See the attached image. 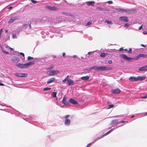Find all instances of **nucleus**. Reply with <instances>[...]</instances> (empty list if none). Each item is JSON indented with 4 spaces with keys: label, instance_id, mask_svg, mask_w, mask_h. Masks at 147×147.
<instances>
[{
    "label": "nucleus",
    "instance_id": "0e129e2a",
    "mask_svg": "<svg viewBox=\"0 0 147 147\" xmlns=\"http://www.w3.org/2000/svg\"><path fill=\"white\" fill-rule=\"evenodd\" d=\"M124 50L127 52H128V50L127 49H125Z\"/></svg>",
    "mask_w": 147,
    "mask_h": 147
},
{
    "label": "nucleus",
    "instance_id": "0eeeda50",
    "mask_svg": "<svg viewBox=\"0 0 147 147\" xmlns=\"http://www.w3.org/2000/svg\"><path fill=\"white\" fill-rule=\"evenodd\" d=\"M14 74L18 77H26L28 74H18L16 73Z\"/></svg>",
    "mask_w": 147,
    "mask_h": 147
},
{
    "label": "nucleus",
    "instance_id": "680f3d73",
    "mask_svg": "<svg viewBox=\"0 0 147 147\" xmlns=\"http://www.w3.org/2000/svg\"><path fill=\"white\" fill-rule=\"evenodd\" d=\"M91 53H92L91 52H88V55H90V54Z\"/></svg>",
    "mask_w": 147,
    "mask_h": 147
},
{
    "label": "nucleus",
    "instance_id": "ddd939ff",
    "mask_svg": "<svg viewBox=\"0 0 147 147\" xmlns=\"http://www.w3.org/2000/svg\"><path fill=\"white\" fill-rule=\"evenodd\" d=\"M129 80L131 82L138 81L137 77H131L129 78Z\"/></svg>",
    "mask_w": 147,
    "mask_h": 147
},
{
    "label": "nucleus",
    "instance_id": "e2e57ef3",
    "mask_svg": "<svg viewBox=\"0 0 147 147\" xmlns=\"http://www.w3.org/2000/svg\"><path fill=\"white\" fill-rule=\"evenodd\" d=\"M53 58H54L56 57V56L55 55H53Z\"/></svg>",
    "mask_w": 147,
    "mask_h": 147
},
{
    "label": "nucleus",
    "instance_id": "f257e3e1",
    "mask_svg": "<svg viewBox=\"0 0 147 147\" xmlns=\"http://www.w3.org/2000/svg\"><path fill=\"white\" fill-rule=\"evenodd\" d=\"M34 63V62L33 61L30 62L29 63L25 64H22L18 63L17 64V66L20 67L21 68H27L31 65H33Z\"/></svg>",
    "mask_w": 147,
    "mask_h": 147
},
{
    "label": "nucleus",
    "instance_id": "49530a36",
    "mask_svg": "<svg viewBox=\"0 0 147 147\" xmlns=\"http://www.w3.org/2000/svg\"><path fill=\"white\" fill-rule=\"evenodd\" d=\"M1 80H0V86H4V84L2 83H1Z\"/></svg>",
    "mask_w": 147,
    "mask_h": 147
},
{
    "label": "nucleus",
    "instance_id": "aec40b11",
    "mask_svg": "<svg viewBox=\"0 0 147 147\" xmlns=\"http://www.w3.org/2000/svg\"><path fill=\"white\" fill-rule=\"evenodd\" d=\"M146 78L145 76H138L137 77L138 81L139 80L140 81H142L144 80Z\"/></svg>",
    "mask_w": 147,
    "mask_h": 147
},
{
    "label": "nucleus",
    "instance_id": "338daca9",
    "mask_svg": "<svg viewBox=\"0 0 147 147\" xmlns=\"http://www.w3.org/2000/svg\"><path fill=\"white\" fill-rule=\"evenodd\" d=\"M29 27H30V28H31V25L30 24L29 25Z\"/></svg>",
    "mask_w": 147,
    "mask_h": 147
},
{
    "label": "nucleus",
    "instance_id": "3c124183",
    "mask_svg": "<svg viewBox=\"0 0 147 147\" xmlns=\"http://www.w3.org/2000/svg\"><path fill=\"white\" fill-rule=\"evenodd\" d=\"M66 80H67L65 78L64 80H62V82H65Z\"/></svg>",
    "mask_w": 147,
    "mask_h": 147
},
{
    "label": "nucleus",
    "instance_id": "7ed1b4c3",
    "mask_svg": "<svg viewBox=\"0 0 147 147\" xmlns=\"http://www.w3.org/2000/svg\"><path fill=\"white\" fill-rule=\"evenodd\" d=\"M46 8L50 10L57 11L59 10V8L55 6H51L49 5H47Z\"/></svg>",
    "mask_w": 147,
    "mask_h": 147
},
{
    "label": "nucleus",
    "instance_id": "052dcab7",
    "mask_svg": "<svg viewBox=\"0 0 147 147\" xmlns=\"http://www.w3.org/2000/svg\"><path fill=\"white\" fill-rule=\"evenodd\" d=\"M141 46L142 47H145V45L143 44H142L141 45Z\"/></svg>",
    "mask_w": 147,
    "mask_h": 147
},
{
    "label": "nucleus",
    "instance_id": "bf43d9fd",
    "mask_svg": "<svg viewBox=\"0 0 147 147\" xmlns=\"http://www.w3.org/2000/svg\"><path fill=\"white\" fill-rule=\"evenodd\" d=\"M23 26L24 27H26L27 26V25L26 24H24L23 25Z\"/></svg>",
    "mask_w": 147,
    "mask_h": 147
},
{
    "label": "nucleus",
    "instance_id": "412c9836",
    "mask_svg": "<svg viewBox=\"0 0 147 147\" xmlns=\"http://www.w3.org/2000/svg\"><path fill=\"white\" fill-rule=\"evenodd\" d=\"M55 78H52L50 79H49L47 82V84L51 83L53 81L55 80Z\"/></svg>",
    "mask_w": 147,
    "mask_h": 147
},
{
    "label": "nucleus",
    "instance_id": "f03ea898",
    "mask_svg": "<svg viewBox=\"0 0 147 147\" xmlns=\"http://www.w3.org/2000/svg\"><path fill=\"white\" fill-rule=\"evenodd\" d=\"M48 74L50 76H53L55 74H57L59 73V71L58 70H52L49 71L47 72Z\"/></svg>",
    "mask_w": 147,
    "mask_h": 147
},
{
    "label": "nucleus",
    "instance_id": "8fccbe9b",
    "mask_svg": "<svg viewBox=\"0 0 147 147\" xmlns=\"http://www.w3.org/2000/svg\"><path fill=\"white\" fill-rule=\"evenodd\" d=\"M123 50L124 49L123 48H120V49H119V50L120 51H123Z\"/></svg>",
    "mask_w": 147,
    "mask_h": 147
},
{
    "label": "nucleus",
    "instance_id": "f704fd0d",
    "mask_svg": "<svg viewBox=\"0 0 147 147\" xmlns=\"http://www.w3.org/2000/svg\"><path fill=\"white\" fill-rule=\"evenodd\" d=\"M31 1L33 3L35 4L37 3V1H36L34 0H31Z\"/></svg>",
    "mask_w": 147,
    "mask_h": 147
},
{
    "label": "nucleus",
    "instance_id": "bb28decb",
    "mask_svg": "<svg viewBox=\"0 0 147 147\" xmlns=\"http://www.w3.org/2000/svg\"><path fill=\"white\" fill-rule=\"evenodd\" d=\"M117 11L121 12H124V11H125V9H123L122 8H120L118 9Z\"/></svg>",
    "mask_w": 147,
    "mask_h": 147
},
{
    "label": "nucleus",
    "instance_id": "1a4fd4ad",
    "mask_svg": "<svg viewBox=\"0 0 147 147\" xmlns=\"http://www.w3.org/2000/svg\"><path fill=\"white\" fill-rule=\"evenodd\" d=\"M120 20L124 22H127L129 21L128 18L126 16H122L120 17Z\"/></svg>",
    "mask_w": 147,
    "mask_h": 147
},
{
    "label": "nucleus",
    "instance_id": "6e6552de",
    "mask_svg": "<svg viewBox=\"0 0 147 147\" xmlns=\"http://www.w3.org/2000/svg\"><path fill=\"white\" fill-rule=\"evenodd\" d=\"M121 56L123 59L127 61H129L131 59H134V58H130L129 57H128L125 54H122L121 55Z\"/></svg>",
    "mask_w": 147,
    "mask_h": 147
},
{
    "label": "nucleus",
    "instance_id": "5701e85b",
    "mask_svg": "<svg viewBox=\"0 0 147 147\" xmlns=\"http://www.w3.org/2000/svg\"><path fill=\"white\" fill-rule=\"evenodd\" d=\"M96 9L101 11H106L107 10L105 8H102L100 7H96Z\"/></svg>",
    "mask_w": 147,
    "mask_h": 147
},
{
    "label": "nucleus",
    "instance_id": "4be33fe9",
    "mask_svg": "<svg viewBox=\"0 0 147 147\" xmlns=\"http://www.w3.org/2000/svg\"><path fill=\"white\" fill-rule=\"evenodd\" d=\"M65 124L66 125H69L70 123V120L69 119H66L64 122Z\"/></svg>",
    "mask_w": 147,
    "mask_h": 147
},
{
    "label": "nucleus",
    "instance_id": "9b49d317",
    "mask_svg": "<svg viewBox=\"0 0 147 147\" xmlns=\"http://www.w3.org/2000/svg\"><path fill=\"white\" fill-rule=\"evenodd\" d=\"M62 101L63 103L67 106H68L69 105V102L67 101L66 100L65 96L63 97Z\"/></svg>",
    "mask_w": 147,
    "mask_h": 147
},
{
    "label": "nucleus",
    "instance_id": "b1692460",
    "mask_svg": "<svg viewBox=\"0 0 147 147\" xmlns=\"http://www.w3.org/2000/svg\"><path fill=\"white\" fill-rule=\"evenodd\" d=\"M16 19H17L16 18L13 17V18H11L8 22L9 23H11L13 22Z\"/></svg>",
    "mask_w": 147,
    "mask_h": 147
},
{
    "label": "nucleus",
    "instance_id": "f8f14e48",
    "mask_svg": "<svg viewBox=\"0 0 147 147\" xmlns=\"http://www.w3.org/2000/svg\"><path fill=\"white\" fill-rule=\"evenodd\" d=\"M69 102L73 104H76L78 103V102L72 98H70L69 100Z\"/></svg>",
    "mask_w": 147,
    "mask_h": 147
},
{
    "label": "nucleus",
    "instance_id": "7c9ffc66",
    "mask_svg": "<svg viewBox=\"0 0 147 147\" xmlns=\"http://www.w3.org/2000/svg\"><path fill=\"white\" fill-rule=\"evenodd\" d=\"M109 107L108 108V109H110L111 108L113 107L114 106V105H109Z\"/></svg>",
    "mask_w": 147,
    "mask_h": 147
},
{
    "label": "nucleus",
    "instance_id": "4468645a",
    "mask_svg": "<svg viewBox=\"0 0 147 147\" xmlns=\"http://www.w3.org/2000/svg\"><path fill=\"white\" fill-rule=\"evenodd\" d=\"M99 68L100 66H94L90 67V70L94 69L95 70H99Z\"/></svg>",
    "mask_w": 147,
    "mask_h": 147
},
{
    "label": "nucleus",
    "instance_id": "864d4df0",
    "mask_svg": "<svg viewBox=\"0 0 147 147\" xmlns=\"http://www.w3.org/2000/svg\"><path fill=\"white\" fill-rule=\"evenodd\" d=\"M143 33L144 34H147V32L146 31H144L143 32Z\"/></svg>",
    "mask_w": 147,
    "mask_h": 147
},
{
    "label": "nucleus",
    "instance_id": "5fc2aeb1",
    "mask_svg": "<svg viewBox=\"0 0 147 147\" xmlns=\"http://www.w3.org/2000/svg\"><path fill=\"white\" fill-rule=\"evenodd\" d=\"M142 25L141 26L140 28H139V30H140L142 29Z\"/></svg>",
    "mask_w": 147,
    "mask_h": 147
},
{
    "label": "nucleus",
    "instance_id": "774afa93",
    "mask_svg": "<svg viewBox=\"0 0 147 147\" xmlns=\"http://www.w3.org/2000/svg\"><path fill=\"white\" fill-rule=\"evenodd\" d=\"M8 30H5V32L6 33H7V32Z\"/></svg>",
    "mask_w": 147,
    "mask_h": 147
},
{
    "label": "nucleus",
    "instance_id": "423d86ee",
    "mask_svg": "<svg viewBox=\"0 0 147 147\" xmlns=\"http://www.w3.org/2000/svg\"><path fill=\"white\" fill-rule=\"evenodd\" d=\"M11 60L12 62L17 63L20 61V59L19 57H14L11 58Z\"/></svg>",
    "mask_w": 147,
    "mask_h": 147
},
{
    "label": "nucleus",
    "instance_id": "09e8293b",
    "mask_svg": "<svg viewBox=\"0 0 147 147\" xmlns=\"http://www.w3.org/2000/svg\"><path fill=\"white\" fill-rule=\"evenodd\" d=\"M139 57H139V56H138V55L135 57V59H138Z\"/></svg>",
    "mask_w": 147,
    "mask_h": 147
},
{
    "label": "nucleus",
    "instance_id": "6ab92c4d",
    "mask_svg": "<svg viewBox=\"0 0 147 147\" xmlns=\"http://www.w3.org/2000/svg\"><path fill=\"white\" fill-rule=\"evenodd\" d=\"M89 78V77L88 76L82 77L81 78V80L84 81L88 80Z\"/></svg>",
    "mask_w": 147,
    "mask_h": 147
},
{
    "label": "nucleus",
    "instance_id": "ea45409f",
    "mask_svg": "<svg viewBox=\"0 0 147 147\" xmlns=\"http://www.w3.org/2000/svg\"><path fill=\"white\" fill-rule=\"evenodd\" d=\"M107 3L109 4H112L113 3V2L112 1H108Z\"/></svg>",
    "mask_w": 147,
    "mask_h": 147
},
{
    "label": "nucleus",
    "instance_id": "13d9d810",
    "mask_svg": "<svg viewBox=\"0 0 147 147\" xmlns=\"http://www.w3.org/2000/svg\"><path fill=\"white\" fill-rule=\"evenodd\" d=\"M14 36H14V34H13V35L12 37H13V38H16V36H15V37H14Z\"/></svg>",
    "mask_w": 147,
    "mask_h": 147
},
{
    "label": "nucleus",
    "instance_id": "e433bc0d",
    "mask_svg": "<svg viewBox=\"0 0 147 147\" xmlns=\"http://www.w3.org/2000/svg\"><path fill=\"white\" fill-rule=\"evenodd\" d=\"M129 24L127 23L125 24L124 25V26L125 27H128L129 26Z\"/></svg>",
    "mask_w": 147,
    "mask_h": 147
},
{
    "label": "nucleus",
    "instance_id": "2eb2a0df",
    "mask_svg": "<svg viewBox=\"0 0 147 147\" xmlns=\"http://www.w3.org/2000/svg\"><path fill=\"white\" fill-rule=\"evenodd\" d=\"M94 2L93 1H89L87 2L86 3V4L88 6L91 5L92 6H94Z\"/></svg>",
    "mask_w": 147,
    "mask_h": 147
},
{
    "label": "nucleus",
    "instance_id": "a18cd8bd",
    "mask_svg": "<svg viewBox=\"0 0 147 147\" xmlns=\"http://www.w3.org/2000/svg\"><path fill=\"white\" fill-rule=\"evenodd\" d=\"M125 121H122L119 122V123H125Z\"/></svg>",
    "mask_w": 147,
    "mask_h": 147
},
{
    "label": "nucleus",
    "instance_id": "c85d7f7f",
    "mask_svg": "<svg viewBox=\"0 0 147 147\" xmlns=\"http://www.w3.org/2000/svg\"><path fill=\"white\" fill-rule=\"evenodd\" d=\"M113 131V129H111L108 132L105 133L103 135H102L103 136H105L106 135H107L109 133H110V132H111V131Z\"/></svg>",
    "mask_w": 147,
    "mask_h": 147
},
{
    "label": "nucleus",
    "instance_id": "6e6d98bb",
    "mask_svg": "<svg viewBox=\"0 0 147 147\" xmlns=\"http://www.w3.org/2000/svg\"><path fill=\"white\" fill-rule=\"evenodd\" d=\"M65 53H63L62 55H63V57H65Z\"/></svg>",
    "mask_w": 147,
    "mask_h": 147
},
{
    "label": "nucleus",
    "instance_id": "dca6fc26",
    "mask_svg": "<svg viewBox=\"0 0 147 147\" xmlns=\"http://www.w3.org/2000/svg\"><path fill=\"white\" fill-rule=\"evenodd\" d=\"M139 70L142 71H147V65L140 67L139 68Z\"/></svg>",
    "mask_w": 147,
    "mask_h": 147
},
{
    "label": "nucleus",
    "instance_id": "37998d69",
    "mask_svg": "<svg viewBox=\"0 0 147 147\" xmlns=\"http://www.w3.org/2000/svg\"><path fill=\"white\" fill-rule=\"evenodd\" d=\"M20 54L21 55H22L24 57V53H20Z\"/></svg>",
    "mask_w": 147,
    "mask_h": 147
},
{
    "label": "nucleus",
    "instance_id": "9d476101",
    "mask_svg": "<svg viewBox=\"0 0 147 147\" xmlns=\"http://www.w3.org/2000/svg\"><path fill=\"white\" fill-rule=\"evenodd\" d=\"M67 83L68 85L69 86L73 85L74 84V81L70 79H68L67 81Z\"/></svg>",
    "mask_w": 147,
    "mask_h": 147
},
{
    "label": "nucleus",
    "instance_id": "393cba45",
    "mask_svg": "<svg viewBox=\"0 0 147 147\" xmlns=\"http://www.w3.org/2000/svg\"><path fill=\"white\" fill-rule=\"evenodd\" d=\"M54 68V65H52L50 66H49V67L46 68V69L47 70L51 69H53Z\"/></svg>",
    "mask_w": 147,
    "mask_h": 147
},
{
    "label": "nucleus",
    "instance_id": "c03bdc74",
    "mask_svg": "<svg viewBox=\"0 0 147 147\" xmlns=\"http://www.w3.org/2000/svg\"><path fill=\"white\" fill-rule=\"evenodd\" d=\"M70 115H66L65 116V119H66L69 117Z\"/></svg>",
    "mask_w": 147,
    "mask_h": 147
},
{
    "label": "nucleus",
    "instance_id": "2f4dec72",
    "mask_svg": "<svg viewBox=\"0 0 147 147\" xmlns=\"http://www.w3.org/2000/svg\"><path fill=\"white\" fill-rule=\"evenodd\" d=\"M34 58L32 57H31L30 56H28V59L29 60H30L31 59H33Z\"/></svg>",
    "mask_w": 147,
    "mask_h": 147
},
{
    "label": "nucleus",
    "instance_id": "58836bf2",
    "mask_svg": "<svg viewBox=\"0 0 147 147\" xmlns=\"http://www.w3.org/2000/svg\"><path fill=\"white\" fill-rule=\"evenodd\" d=\"M2 51H3V52L4 53L6 54H9L8 52H6L4 50H3Z\"/></svg>",
    "mask_w": 147,
    "mask_h": 147
},
{
    "label": "nucleus",
    "instance_id": "c756f323",
    "mask_svg": "<svg viewBox=\"0 0 147 147\" xmlns=\"http://www.w3.org/2000/svg\"><path fill=\"white\" fill-rule=\"evenodd\" d=\"M51 89V88H45L43 89V91H47L48 90H49Z\"/></svg>",
    "mask_w": 147,
    "mask_h": 147
},
{
    "label": "nucleus",
    "instance_id": "a19ab883",
    "mask_svg": "<svg viewBox=\"0 0 147 147\" xmlns=\"http://www.w3.org/2000/svg\"><path fill=\"white\" fill-rule=\"evenodd\" d=\"M107 22L108 24H111L112 23L111 21H109V20L107 21Z\"/></svg>",
    "mask_w": 147,
    "mask_h": 147
},
{
    "label": "nucleus",
    "instance_id": "cd10ccee",
    "mask_svg": "<svg viewBox=\"0 0 147 147\" xmlns=\"http://www.w3.org/2000/svg\"><path fill=\"white\" fill-rule=\"evenodd\" d=\"M57 92H53L52 93V96L54 98L56 97L57 96Z\"/></svg>",
    "mask_w": 147,
    "mask_h": 147
},
{
    "label": "nucleus",
    "instance_id": "a211bd4d",
    "mask_svg": "<svg viewBox=\"0 0 147 147\" xmlns=\"http://www.w3.org/2000/svg\"><path fill=\"white\" fill-rule=\"evenodd\" d=\"M117 123H119L118 120L117 119L113 120L111 122V125L116 124Z\"/></svg>",
    "mask_w": 147,
    "mask_h": 147
},
{
    "label": "nucleus",
    "instance_id": "f3484780",
    "mask_svg": "<svg viewBox=\"0 0 147 147\" xmlns=\"http://www.w3.org/2000/svg\"><path fill=\"white\" fill-rule=\"evenodd\" d=\"M121 92V90L119 88H117L113 90V92L114 94L119 93Z\"/></svg>",
    "mask_w": 147,
    "mask_h": 147
},
{
    "label": "nucleus",
    "instance_id": "a878e982",
    "mask_svg": "<svg viewBox=\"0 0 147 147\" xmlns=\"http://www.w3.org/2000/svg\"><path fill=\"white\" fill-rule=\"evenodd\" d=\"M106 55H107V53H102L100 54V57H105Z\"/></svg>",
    "mask_w": 147,
    "mask_h": 147
},
{
    "label": "nucleus",
    "instance_id": "79ce46f5",
    "mask_svg": "<svg viewBox=\"0 0 147 147\" xmlns=\"http://www.w3.org/2000/svg\"><path fill=\"white\" fill-rule=\"evenodd\" d=\"M62 13L63 15H68L67 13L65 12H63Z\"/></svg>",
    "mask_w": 147,
    "mask_h": 147
},
{
    "label": "nucleus",
    "instance_id": "473e14b6",
    "mask_svg": "<svg viewBox=\"0 0 147 147\" xmlns=\"http://www.w3.org/2000/svg\"><path fill=\"white\" fill-rule=\"evenodd\" d=\"M144 54H140L138 55V56L140 57H143L144 56Z\"/></svg>",
    "mask_w": 147,
    "mask_h": 147
},
{
    "label": "nucleus",
    "instance_id": "69168bd1",
    "mask_svg": "<svg viewBox=\"0 0 147 147\" xmlns=\"http://www.w3.org/2000/svg\"><path fill=\"white\" fill-rule=\"evenodd\" d=\"M74 58H76L77 57V56L76 55H74Z\"/></svg>",
    "mask_w": 147,
    "mask_h": 147
},
{
    "label": "nucleus",
    "instance_id": "de8ad7c7",
    "mask_svg": "<svg viewBox=\"0 0 147 147\" xmlns=\"http://www.w3.org/2000/svg\"><path fill=\"white\" fill-rule=\"evenodd\" d=\"M69 76H67L65 78L67 80L68 79H69Z\"/></svg>",
    "mask_w": 147,
    "mask_h": 147
},
{
    "label": "nucleus",
    "instance_id": "20e7f679",
    "mask_svg": "<svg viewBox=\"0 0 147 147\" xmlns=\"http://www.w3.org/2000/svg\"><path fill=\"white\" fill-rule=\"evenodd\" d=\"M112 69L111 67H107L105 66H100L99 70L101 71H107L108 70H110Z\"/></svg>",
    "mask_w": 147,
    "mask_h": 147
},
{
    "label": "nucleus",
    "instance_id": "c9c22d12",
    "mask_svg": "<svg viewBox=\"0 0 147 147\" xmlns=\"http://www.w3.org/2000/svg\"><path fill=\"white\" fill-rule=\"evenodd\" d=\"M113 61L112 60H109L108 61V63L109 64H111L112 63Z\"/></svg>",
    "mask_w": 147,
    "mask_h": 147
},
{
    "label": "nucleus",
    "instance_id": "39448f33",
    "mask_svg": "<svg viewBox=\"0 0 147 147\" xmlns=\"http://www.w3.org/2000/svg\"><path fill=\"white\" fill-rule=\"evenodd\" d=\"M125 12L127 13L131 14L136 13L137 12V11L135 9H125Z\"/></svg>",
    "mask_w": 147,
    "mask_h": 147
},
{
    "label": "nucleus",
    "instance_id": "603ef678",
    "mask_svg": "<svg viewBox=\"0 0 147 147\" xmlns=\"http://www.w3.org/2000/svg\"><path fill=\"white\" fill-rule=\"evenodd\" d=\"M91 144V143L89 144L86 146V147H89L90 146Z\"/></svg>",
    "mask_w": 147,
    "mask_h": 147
},
{
    "label": "nucleus",
    "instance_id": "4c0bfd02",
    "mask_svg": "<svg viewBox=\"0 0 147 147\" xmlns=\"http://www.w3.org/2000/svg\"><path fill=\"white\" fill-rule=\"evenodd\" d=\"M132 49L131 48L129 49V50L128 51V52L129 53H131L132 52Z\"/></svg>",
    "mask_w": 147,
    "mask_h": 147
},
{
    "label": "nucleus",
    "instance_id": "72a5a7b5",
    "mask_svg": "<svg viewBox=\"0 0 147 147\" xmlns=\"http://www.w3.org/2000/svg\"><path fill=\"white\" fill-rule=\"evenodd\" d=\"M92 23V22H90V21H89L88 22V23L86 24V26H88L89 25H91Z\"/></svg>",
    "mask_w": 147,
    "mask_h": 147
},
{
    "label": "nucleus",
    "instance_id": "4d7b16f0",
    "mask_svg": "<svg viewBox=\"0 0 147 147\" xmlns=\"http://www.w3.org/2000/svg\"><path fill=\"white\" fill-rule=\"evenodd\" d=\"M142 98H146V96H143V97H142Z\"/></svg>",
    "mask_w": 147,
    "mask_h": 147
}]
</instances>
